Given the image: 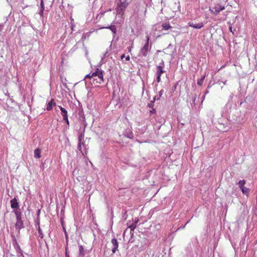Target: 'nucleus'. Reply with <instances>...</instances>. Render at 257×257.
<instances>
[{"label": "nucleus", "instance_id": "1", "mask_svg": "<svg viewBox=\"0 0 257 257\" xmlns=\"http://www.w3.org/2000/svg\"><path fill=\"white\" fill-rule=\"evenodd\" d=\"M85 79H89V82L93 84H101L104 81L103 71L98 68L95 69L87 74Z\"/></svg>", "mask_w": 257, "mask_h": 257}, {"label": "nucleus", "instance_id": "2", "mask_svg": "<svg viewBox=\"0 0 257 257\" xmlns=\"http://www.w3.org/2000/svg\"><path fill=\"white\" fill-rule=\"evenodd\" d=\"M130 3L129 0H119L117 4L116 11V15L120 17V20L118 22L120 24L123 23L124 19V11Z\"/></svg>", "mask_w": 257, "mask_h": 257}, {"label": "nucleus", "instance_id": "3", "mask_svg": "<svg viewBox=\"0 0 257 257\" xmlns=\"http://www.w3.org/2000/svg\"><path fill=\"white\" fill-rule=\"evenodd\" d=\"M225 5L221 4H216L212 9H209L212 14L217 15L219 13L225 9Z\"/></svg>", "mask_w": 257, "mask_h": 257}, {"label": "nucleus", "instance_id": "4", "mask_svg": "<svg viewBox=\"0 0 257 257\" xmlns=\"http://www.w3.org/2000/svg\"><path fill=\"white\" fill-rule=\"evenodd\" d=\"M149 37L146 36V42L143 47L141 49V53L144 56H146L148 54V51L149 50Z\"/></svg>", "mask_w": 257, "mask_h": 257}, {"label": "nucleus", "instance_id": "5", "mask_svg": "<svg viewBox=\"0 0 257 257\" xmlns=\"http://www.w3.org/2000/svg\"><path fill=\"white\" fill-rule=\"evenodd\" d=\"M165 73L164 68L162 66H158L156 68V74L157 75V81L160 82L161 81V75Z\"/></svg>", "mask_w": 257, "mask_h": 257}, {"label": "nucleus", "instance_id": "6", "mask_svg": "<svg viewBox=\"0 0 257 257\" xmlns=\"http://www.w3.org/2000/svg\"><path fill=\"white\" fill-rule=\"evenodd\" d=\"M111 243L112 244V253H114L116 252V251L117 250V248L118 247V242L116 239L113 238L111 239Z\"/></svg>", "mask_w": 257, "mask_h": 257}, {"label": "nucleus", "instance_id": "7", "mask_svg": "<svg viewBox=\"0 0 257 257\" xmlns=\"http://www.w3.org/2000/svg\"><path fill=\"white\" fill-rule=\"evenodd\" d=\"M84 137V135L83 133H81L79 136H78V141L79 144L78 145V149L81 152H82V148L81 147V143H82V141H83Z\"/></svg>", "mask_w": 257, "mask_h": 257}, {"label": "nucleus", "instance_id": "8", "mask_svg": "<svg viewBox=\"0 0 257 257\" xmlns=\"http://www.w3.org/2000/svg\"><path fill=\"white\" fill-rule=\"evenodd\" d=\"M189 26L192 27L195 29H201L203 27V24L202 23H200L198 24H193L192 22H189L188 23Z\"/></svg>", "mask_w": 257, "mask_h": 257}, {"label": "nucleus", "instance_id": "9", "mask_svg": "<svg viewBox=\"0 0 257 257\" xmlns=\"http://www.w3.org/2000/svg\"><path fill=\"white\" fill-rule=\"evenodd\" d=\"M11 206L13 209H17L19 207V203L16 198L11 200Z\"/></svg>", "mask_w": 257, "mask_h": 257}, {"label": "nucleus", "instance_id": "10", "mask_svg": "<svg viewBox=\"0 0 257 257\" xmlns=\"http://www.w3.org/2000/svg\"><path fill=\"white\" fill-rule=\"evenodd\" d=\"M17 221L16 224V227L20 229L23 227V221H22L21 218L19 216H17Z\"/></svg>", "mask_w": 257, "mask_h": 257}, {"label": "nucleus", "instance_id": "11", "mask_svg": "<svg viewBox=\"0 0 257 257\" xmlns=\"http://www.w3.org/2000/svg\"><path fill=\"white\" fill-rule=\"evenodd\" d=\"M56 103L54 102V100L53 99H52L47 104V110L48 111L51 110L53 106L56 105Z\"/></svg>", "mask_w": 257, "mask_h": 257}, {"label": "nucleus", "instance_id": "12", "mask_svg": "<svg viewBox=\"0 0 257 257\" xmlns=\"http://www.w3.org/2000/svg\"><path fill=\"white\" fill-rule=\"evenodd\" d=\"M59 107L61 111V113L63 118L65 117V118H66V117L68 116L67 111L64 108L62 107L61 106H59Z\"/></svg>", "mask_w": 257, "mask_h": 257}, {"label": "nucleus", "instance_id": "13", "mask_svg": "<svg viewBox=\"0 0 257 257\" xmlns=\"http://www.w3.org/2000/svg\"><path fill=\"white\" fill-rule=\"evenodd\" d=\"M162 27L163 30H168L172 28V26L170 25V24L168 22H165L162 24Z\"/></svg>", "mask_w": 257, "mask_h": 257}, {"label": "nucleus", "instance_id": "14", "mask_svg": "<svg viewBox=\"0 0 257 257\" xmlns=\"http://www.w3.org/2000/svg\"><path fill=\"white\" fill-rule=\"evenodd\" d=\"M102 28L108 29L110 30L113 32L114 35H115L116 34V28L114 25H111L108 27H103Z\"/></svg>", "mask_w": 257, "mask_h": 257}, {"label": "nucleus", "instance_id": "15", "mask_svg": "<svg viewBox=\"0 0 257 257\" xmlns=\"http://www.w3.org/2000/svg\"><path fill=\"white\" fill-rule=\"evenodd\" d=\"M41 150L38 148L36 149L34 151V157L36 158L39 159L41 158Z\"/></svg>", "mask_w": 257, "mask_h": 257}, {"label": "nucleus", "instance_id": "16", "mask_svg": "<svg viewBox=\"0 0 257 257\" xmlns=\"http://www.w3.org/2000/svg\"><path fill=\"white\" fill-rule=\"evenodd\" d=\"M240 189L241 190V191L243 193V194H246V195L248 194V193L249 192L248 188L243 187L240 188Z\"/></svg>", "mask_w": 257, "mask_h": 257}, {"label": "nucleus", "instance_id": "17", "mask_svg": "<svg viewBox=\"0 0 257 257\" xmlns=\"http://www.w3.org/2000/svg\"><path fill=\"white\" fill-rule=\"evenodd\" d=\"M245 183V181L244 180H240L238 183L239 188H241L244 187V185Z\"/></svg>", "mask_w": 257, "mask_h": 257}, {"label": "nucleus", "instance_id": "18", "mask_svg": "<svg viewBox=\"0 0 257 257\" xmlns=\"http://www.w3.org/2000/svg\"><path fill=\"white\" fill-rule=\"evenodd\" d=\"M205 77V76H203L201 79H200L198 80L197 84L199 86H202V85Z\"/></svg>", "mask_w": 257, "mask_h": 257}, {"label": "nucleus", "instance_id": "19", "mask_svg": "<svg viewBox=\"0 0 257 257\" xmlns=\"http://www.w3.org/2000/svg\"><path fill=\"white\" fill-rule=\"evenodd\" d=\"M79 252H80V255H82V256H83L84 255V249L82 245H80L79 246Z\"/></svg>", "mask_w": 257, "mask_h": 257}, {"label": "nucleus", "instance_id": "20", "mask_svg": "<svg viewBox=\"0 0 257 257\" xmlns=\"http://www.w3.org/2000/svg\"><path fill=\"white\" fill-rule=\"evenodd\" d=\"M38 232H39V236L40 237H41V238H43L44 237V235L42 232V230H41V229L40 228V227H39V229H38Z\"/></svg>", "mask_w": 257, "mask_h": 257}, {"label": "nucleus", "instance_id": "21", "mask_svg": "<svg viewBox=\"0 0 257 257\" xmlns=\"http://www.w3.org/2000/svg\"><path fill=\"white\" fill-rule=\"evenodd\" d=\"M125 58V60L126 61H129L130 60V57L129 55L127 56L126 57H125V55L124 54H122L121 56V59H122L123 58Z\"/></svg>", "mask_w": 257, "mask_h": 257}, {"label": "nucleus", "instance_id": "22", "mask_svg": "<svg viewBox=\"0 0 257 257\" xmlns=\"http://www.w3.org/2000/svg\"><path fill=\"white\" fill-rule=\"evenodd\" d=\"M136 223H133L130 226V228L131 230H134L136 228Z\"/></svg>", "mask_w": 257, "mask_h": 257}, {"label": "nucleus", "instance_id": "23", "mask_svg": "<svg viewBox=\"0 0 257 257\" xmlns=\"http://www.w3.org/2000/svg\"><path fill=\"white\" fill-rule=\"evenodd\" d=\"M81 147L82 148V151H84V150L86 149L85 143L84 141H82V143H81ZM81 152L83 153V152Z\"/></svg>", "mask_w": 257, "mask_h": 257}, {"label": "nucleus", "instance_id": "24", "mask_svg": "<svg viewBox=\"0 0 257 257\" xmlns=\"http://www.w3.org/2000/svg\"><path fill=\"white\" fill-rule=\"evenodd\" d=\"M63 118V120H65V122L67 123V125H69V120H68V116L66 117V118H65V117Z\"/></svg>", "mask_w": 257, "mask_h": 257}, {"label": "nucleus", "instance_id": "25", "mask_svg": "<svg viewBox=\"0 0 257 257\" xmlns=\"http://www.w3.org/2000/svg\"><path fill=\"white\" fill-rule=\"evenodd\" d=\"M65 256L66 257H69V254L67 253V247L66 248Z\"/></svg>", "mask_w": 257, "mask_h": 257}, {"label": "nucleus", "instance_id": "26", "mask_svg": "<svg viewBox=\"0 0 257 257\" xmlns=\"http://www.w3.org/2000/svg\"><path fill=\"white\" fill-rule=\"evenodd\" d=\"M163 92V90H161V91L159 92V93H160V96H161V95H162V94Z\"/></svg>", "mask_w": 257, "mask_h": 257}, {"label": "nucleus", "instance_id": "27", "mask_svg": "<svg viewBox=\"0 0 257 257\" xmlns=\"http://www.w3.org/2000/svg\"><path fill=\"white\" fill-rule=\"evenodd\" d=\"M66 239H67V235L66 234Z\"/></svg>", "mask_w": 257, "mask_h": 257}]
</instances>
